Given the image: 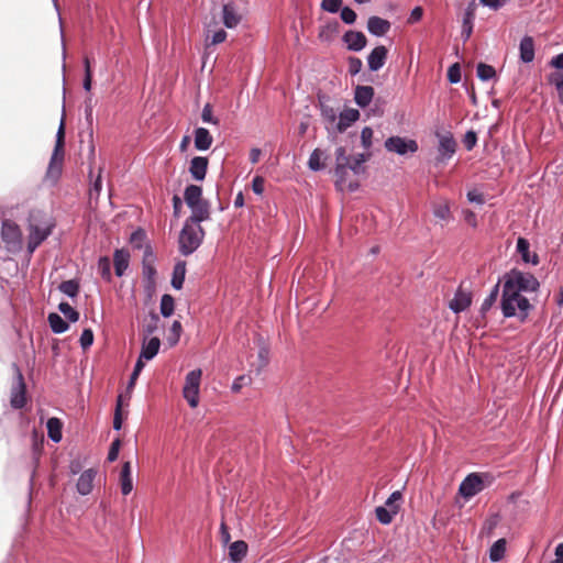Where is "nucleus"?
<instances>
[{
    "instance_id": "nucleus-12",
    "label": "nucleus",
    "mask_w": 563,
    "mask_h": 563,
    "mask_svg": "<svg viewBox=\"0 0 563 563\" xmlns=\"http://www.w3.org/2000/svg\"><path fill=\"white\" fill-rule=\"evenodd\" d=\"M101 173H102V168L100 167L97 177L93 179L92 169L90 168V170H89V176H90V179H91V184H90V188H89V192H88V202H89V207H90V209L92 211L98 209V207H99L98 206V199H99V196H100V194L102 191V176H101Z\"/></svg>"
},
{
    "instance_id": "nucleus-39",
    "label": "nucleus",
    "mask_w": 563,
    "mask_h": 563,
    "mask_svg": "<svg viewBox=\"0 0 563 563\" xmlns=\"http://www.w3.org/2000/svg\"><path fill=\"white\" fill-rule=\"evenodd\" d=\"M64 140H65V124L62 118L60 124L56 133V143L53 153L60 154V161H64Z\"/></svg>"
},
{
    "instance_id": "nucleus-8",
    "label": "nucleus",
    "mask_w": 563,
    "mask_h": 563,
    "mask_svg": "<svg viewBox=\"0 0 563 563\" xmlns=\"http://www.w3.org/2000/svg\"><path fill=\"white\" fill-rule=\"evenodd\" d=\"M385 148L388 152H393L400 156H405L408 153H416L419 147L418 143L415 140L401 136H390L385 141Z\"/></svg>"
},
{
    "instance_id": "nucleus-23",
    "label": "nucleus",
    "mask_w": 563,
    "mask_h": 563,
    "mask_svg": "<svg viewBox=\"0 0 563 563\" xmlns=\"http://www.w3.org/2000/svg\"><path fill=\"white\" fill-rule=\"evenodd\" d=\"M374 88L372 86H356L354 101L360 108H366L373 100Z\"/></svg>"
},
{
    "instance_id": "nucleus-59",
    "label": "nucleus",
    "mask_w": 563,
    "mask_h": 563,
    "mask_svg": "<svg viewBox=\"0 0 563 563\" xmlns=\"http://www.w3.org/2000/svg\"><path fill=\"white\" fill-rule=\"evenodd\" d=\"M477 142V135L474 131H467L464 135L463 143L467 151H471Z\"/></svg>"
},
{
    "instance_id": "nucleus-18",
    "label": "nucleus",
    "mask_w": 563,
    "mask_h": 563,
    "mask_svg": "<svg viewBox=\"0 0 563 563\" xmlns=\"http://www.w3.org/2000/svg\"><path fill=\"white\" fill-rule=\"evenodd\" d=\"M213 137L208 129L196 128L194 131V143L198 151H207L211 147Z\"/></svg>"
},
{
    "instance_id": "nucleus-57",
    "label": "nucleus",
    "mask_w": 563,
    "mask_h": 563,
    "mask_svg": "<svg viewBox=\"0 0 563 563\" xmlns=\"http://www.w3.org/2000/svg\"><path fill=\"white\" fill-rule=\"evenodd\" d=\"M98 267L101 272L102 278L106 280L111 279V269H110V262L107 257H101L98 263Z\"/></svg>"
},
{
    "instance_id": "nucleus-54",
    "label": "nucleus",
    "mask_w": 563,
    "mask_h": 563,
    "mask_svg": "<svg viewBox=\"0 0 563 563\" xmlns=\"http://www.w3.org/2000/svg\"><path fill=\"white\" fill-rule=\"evenodd\" d=\"M79 342H80V346L84 350L90 347L92 345V343H93V332H92V330L91 329H85L81 332Z\"/></svg>"
},
{
    "instance_id": "nucleus-6",
    "label": "nucleus",
    "mask_w": 563,
    "mask_h": 563,
    "mask_svg": "<svg viewBox=\"0 0 563 563\" xmlns=\"http://www.w3.org/2000/svg\"><path fill=\"white\" fill-rule=\"evenodd\" d=\"M202 371L200 368L190 371L185 378L183 396L191 408H196L199 404V390Z\"/></svg>"
},
{
    "instance_id": "nucleus-24",
    "label": "nucleus",
    "mask_w": 563,
    "mask_h": 563,
    "mask_svg": "<svg viewBox=\"0 0 563 563\" xmlns=\"http://www.w3.org/2000/svg\"><path fill=\"white\" fill-rule=\"evenodd\" d=\"M517 252L520 254L521 260L527 264L537 265L539 264V256L530 253V244L525 238L517 240Z\"/></svg>"
},
{
    "instance_id": "nucleus-2",
    "label": "nucleus",
    "mask_w": 563,
    "mask_h": 563,
    "mask_svg": "<svg viewBox=\"0 0 563 563\" xmlns=\"http://www.w3.org/2000/svg\"><path fill=\"white\" fill-rule=\"evenodd\" d=\"M501 311L505 318L518 317L520 321H525L532 308L529 300L510 286V283L503 287Z\"/></svg>"
},
{
    "instance_id": "nucleus-19",
    "label": "nucleus",
    "mask_w": 563,
    "mask_h": 563,
    "mask_svg": "<svg viewBox=\"0 0 563 563\" xmlns=\"http://www.w3.org/2000/svg\"><path fill=\"white\" fill-rule=\"evenodd\" d=\"M161 346V340L157 336L151 338L148 341L145 339L143 340L141 353L137 360L144 361H151L154 358Z\"/></svg>"
},
{
    "instance_id": "nucleus-28",
    "label": "nucleus",
    "mask_w": 563,
    "mask_h": 563,
    "mask_svg": "<svg viewBox=\"0 0 563 563\" xmlns=\"http://www.w3.org/2000/svg\"><path fill=\"white\" fill-rule=\"evenodd\" d=\"M120 484H121V493L123 495H129L133 489L132 483V474H131V463L125 462L122 465L120 473Z\"/></svg>"
},
{
    "instance_id": "nucleus-36",
    "label": "nucleus",
    "mask_w": 563,
    "mask_h": 563,
    "mask_svg": "<svg viewBox=\"0 0 563 563\" xmlns=\"http://www.w3.org/2000/svg\"><path fill=\"white\" fill-rule=\"evenodd\" d=\"M324 157V152L319 148L312 151L308 159V167L313 172H319L324 168V164L322 163V158Z\"/></svg>"
},
{
    "instance_id": "nucleus-55",
    "label": "nucleus",
    "mask_w": 563,
    "mask_h": 563,
    "mask_svg": "<svg viewBox=\"0 0 563 563\" xmlns=\"http://www.w3.org/2000/svg\"><path fill=\"white\" fill-rule=\"evenodd\" d=\"M347 63H349V74L351 76H355L362 70L363 63L358 57L351 56V57H349Z\"/></svg>"
},
{
    "instance_id": "nucleus-10",
    "label": "nucleus",
    "mask_w": 563,
    "mask_h": 563,
    "mask_svg": "<svg viewBox=\"0 0 563 563\" xmlns=\"http://www.w3.org/2000/svg\"><path fill=\"white\" fill-rule=\"evenodd\" d=\"M456 151V142L451 133H446L439 137V156L438 162L445 163L448 162Z\"/></svg>"
},
{
    "instance_id": "nucleus-46",
    "label": "nucleus",
    "mask_w": 563,
    "mask_h": 563,
    "mask_svg": "<svg viewBox=\"0 0 563 563\" xmlns=\"http://www.w3.org/2000/svg\"><path fill=\"white\" fill-rule=\"evenodd\" d=\"M158 323L159 317L156 313L152 312L150 316V320L143 324V332L145 333V335L148 336L155 333L158 329Z\"/></svg>"
},
{
    "instance_id": "nucleus-25",
    "label": "nucleus",
    "mask_w": 563,
    "mask_h": 563,
    "mask_svg": "<svg viewBox=\"0 0 563 563\" xmlns=\"http://www.w3.org/2000/svg\"><path fill=\"white\" fill-rule=\"evenodd\" d=\"M358 118H360L358 110L353 109V108L344 109L339 114V121H338V124H336L338 130L340 132L345 131L352 123L357 121Z\"/></svg>"
},
{
    "instance_id": "nucleus-48",
    "label": "nucleus",
    "mask_w": 563,
    "mask_h": 563,
    "mask_svg": "<svg viewBox=\"0 0 563 563\" xmlns=\"http://www.w3.org/2000/svg\"><path fill=\"white\" fill-rule=\"evenodd\" d=\"M146 239V233L142 229L135 230L130 238V242L132 245L136 249H141L143 246V243Z\"/></svg>"
},
{
    "instance_id": "nucleus-42",
    "label": "nucleus",
    "mask_w": 563,
    "mask_h": 563,
    "mask_svg": "<svg viewBox=\"0 0 563 563\" xmlns=\"http://www.w3.org/2000/svg\"><path fill=\"white\" fill-rule=\"evenodd\" d=\"M498 295H499V284H496L492 288L489 295L484 299V301L482 303L481 311L483 313L487 312L493 307V305L496 302V300L498 298Z\"/></svg>"
},
{
    "instance_id": "nucleus-64",
    "label": "nucleus",
    "mask_w": 563,
    "mask_h": 563,
    "mask_svg": "<svg viewBox=\"0 0 563 563\" xmlns=\"http://www.w3.org/2000/svg\"><path fill=\"white\" fill-rule=\"evenodd\" d=\"M227 38V32L223 29L216 31L210 40L211 45H217L224 42Z\"/></svg>"
},
{
    "instance_id": "nucleus-9",
    "label": "nucleus",
    "mask_w": 563,
    "mask_h": 563,
    "mask_svg": "<svg viewBox=\"0 0 563 563\" xmlns=\"http://www.w3.org/2000/svg\"><path fill=\"white\" fill-rule=\"evenodd\" d=\"M484 487L483 475L471 473L460 484L459 493L465 499H470L481 493Z\"/></svg>"
},
{
    "instance_id": "nucleus-47",
    "label": "nucleus",
    "mask_w": 563,
    "mask_h": 563,
    "mask_svg": "<svg viewBox=\"0 0 563 563\" xmlns=\"http://www.w3.org/2000/svg\"><path fill=\"white\" fill-rule=\"evenodd\" d=\"M366 161V155L358 154L355 157H351L350 166L347 170H352L355 175L361 174L364 170L363 164Z\"/></svg>"
},
{
    "instance_id": "nucleus-4",
    "label": "nucleus",
    "mask_w": 563,
    "mask_h": 563,
    "mask_svg": "<svg viewBox=\"0 0 563 563\" xmlns=\"http://www.w3.org/2000/svg\"><path fill=\"white\" fill-rule=\"evenodd\" d=\"M504 283H510V286L521 294L536 291L540 286L538 279L532 274L519 269H511L506 274Z\"/></svg>"
},
{
    "instance_id": "nucleus-60",
    "label": "nucleus",
    "mask_w": 563,
    "mask_h": 563,
    "mask_svg": "<svg viewBox=\"0 0 563 563\" xmlns=\"http://www.w3.org/2000/svg\"><path fill=\"white\" fill-rule=\"evenodd\" d=\"M122 428V417H121V396L118 398L114 418H113V429L119 431Z\"/></svg>"
},
{
    "instance_id": "nucleus-52",
    "label": "nucleus",
    "mask_w": 563,
    "mask_h": 563,
    "mask_svg": "<svg viewBox=\"0 0 563 563\" xmlns=\"http://www.w3.org/2000/svg\"><path fill=\"white\" fill-rule=\"evenodd\" d=\"M201 120L205 123H210V124H214V125L219 124V120L213 117L212 108H211V106L209 103L205 104V107L202 108Z\"/></svg>"
},
{
    "instance_id": "nucleus-40",
    "label": "nucleus",
    "mask_w": 563,
    "mask_h": 563,
    "mask_svg": "<svg viewBox=\"0 0 563 563\" xmlns=\"http://www.w3.org/2000/svg\"><path fill=\"white\" fill-rule=\"evenodd\" d=\"M58 289L64 295L75 298L79 292V284L74 279L65 280L59 284Z\"/></svg>"
},
{
    "instance_id": "nucleus-15",
    "label": "nucleus",
    "mask_w": 563,
    "mask_h": 563,
    "mask_svg": "<svg viewBox=\"0 0 563 563\" xmlns=\"http://www.w3.org/2000/svg\"><path fill=\"white\" fill-rule=\"evenodd\" d=\"M391 27V24L388 20L383 18L372 15L367 20V31L376 37L384 36Z\"/></svg>"
},
{
    "instance_id": "nucleus-37",
    "label": "nucleus",
    "mask_w": 563,
    "mask_h": 563,
    "mask_svg": "<svg viewBox=\"0 0 563 563\" xmlns=\"http://www.w3.org/2000/svg\"><path fill=\"white\" fill-rule=\"evenodd\" d=\"M473 21H474V12L471 9H467L463 16L462 22V37L464 41H467L473 32Z\"/></svg>"
},
{
    "instance_id": "nucleus-29",
    "label": "nucleus",
    "mask_w": 563,
    "mask_h": 563,
    "mask_svg": "<svg viewBox=\"0 0 563 563\" xmlns=\"http://www.w3.org/2000/svg\"><path fill=\"white\" fill-rule=\"evenodd\" d=\"M202 190L199 186L189 185L185 189V200L187 206L195 211V208L198 206L201 198Z\"/></svg>"
},
{
    "instance_id": "nucleus-14",
    "label": "nucleus",
    "mask_w": 563,
    "mask_h": 563,
    "mask_svg": "<svg viewBox=\"0 0 563 563\" xmlns=\"http://www.w3.org/2000/svg\"><path fill=\"white\" fill-rule=\"evenodd\" d=\"M10 402L14 409H22L26 404L25 384L23 380V376L20 372H18L16 385L13 386L12 391H11Z\"/></svg>"
},
{
    "instance_id": "nucleus-16",
    "label": "nucleus",
    "mask_w": 563,
    "mask_h": 563,
    "mask_svg": "<svg viewBox=\"0 0 563 563\" xmlns=\"http://www.w3.org/2000/svg\"><path fill=\"white\" fill-rule=\"evenodd\" d=\"M208 158L203 156H195L191 158L189 173L195 180L201 181L205 179L208 169Z\"/></svg>"
},
{
    "instance_id": "nucleus-5",
    "label": "nucleus",
    "mask_w": 563,
    "mask_h": 563,
    "mask_svg": "<svg viewBox=\"0 0 563 563\" xmlns=\"http://www.w3.org/2000/svg\"><path fill=\"white\" fill-rule=\"evenodd\" d=\"M54 227L55 223L52 221H46L43 224H36L33 220H30L26 245L29 255H32L41 243L52 234Z\"/></svg>"
},
{
    "instance_id": "nucleus-41",
    "label": "nucleus",
    "mask_w": 563,
    "mask_h": 563,
    "mask_svg": "<svg viewBox=\"0 0 563 563\" xmlns=\"http://www.w3.org/2000/svg\"><path fill=\"white\" fill-rule=\"evenodd\" d=\"M496 76L495 68L488 64L479 63L477 65V77L482 81H488Z\"/></svg>"
},
{
    "instance_id": "nucleus-32",
    "label": "nucleus",
    "mask_w": 563,
    "mask_h": 563,
    "mask_svg": "<svg viewBox=\"0 0 563 563\" xmlns=\"http://www.w3.org/2000/svg\"><path fill=\"white\" fill-rule=\"evenodd\" d=\"M48 438L57 443L62 440V422L58 418H49L46 423Z\"/></svg>"
},
{
    "instance_id": "nucleus-45",
    "label": "nucleus",
    "mask_w": 563,
    "mask_h": 563,
    "mask_svg": "<svg viewBox=\"0 0 563 563\" xmlns=\"http://www.w3.org/2000/svg\"><path fill=\"white\" fill-rule=\"evenodd\" d=\"M181 323L178 320H175L169 329V334L167 341L170 345H175L178 343L181 334Z\"/></svg>"
},
{
    "instance_id": "nucleus-53",
    "label": "nucleus",
    "mask_w": 563,
    "mask_h": 563,
    "mask_svg": "<svg viewBox=\"0 0 563 563\" xmlns=\"http://www.w3.org/2000/svg\"><path fill=\"white\" fill-rule=\"evenodd\" d=\"M145 366V363L142 361V360H137L135 365H134V369L130 376V379H129V383H128V388H133L134 385H135V382L137 379V377L140 376L141 372L143 371Z\"/></svg>"
},
{
    "instance_id": "nucleus-20",
    "label": "nucleus",
    "mask_w": 563,
    "mask_h": 563,
    "mask_svg": "<svg viewBox=\"0 0 563 563\" xmlns=\"http://www.w3.org/2000/svg\"><path fill=\"white\" fill-rule=\"evenodd\" d=\"M63 161H60V154L53 153L49 159V164L46 170V180L55 185L62 175Z\"/></svg>"
},
{
    "instance_id": "nucleus-7",
    "label": "nucleus",
    "mask_w": 563,
    "mask_h": 563,
    "mask_svg": "<svg viewBox=\"0 0 563 563\" xmlns=\"http://www.w3.org/2000/svg\"><path fill=\"white\" fill-rule=\"evenodd\" d=\"M335 175L338 177L336 186L340 187L341 190L347 188L350 191H354L357 188L356 183L345 184V175L347 173V167L350 166L351 157L346 155V151L343 146H340L335 150Z\"/></svg>"
},
{
    "instance_id": "nucleus-44",
    "label": "nucleus",
    "mask_w": 563,
    "mask_h": 563,
    "mask_svg": "<svg viewBox=\"0 0 563 563\" xmlns=\"http://www.w3.org/2000/svg\"><path fill=\"white\" fill-rule=\"evenodd\" d=\"M58 310L68 319L70 322L79 320V312L76 311L68 302L63 301L58 305Z\"/></svg>"
},
{
    "instance_id": "nucleus-1",
    "label": "nucleus",
    "mask_w": 563,
    "mask_h": 563,
    "mask_svg": "<svg viewBox=\"0 0 563 563\" xmlns=\"http://www.w3.org/2000/svg\"><path fill=\"white\" fill-rule=\"evenodd\" d=\"M210 213H192L185 222L179 234V252L184 256L192 254L201 244L205 232L200 225Z\"/></svg>"
},
{
    "instance_id": "nucleus-13",
    "label": "nucleus",
    "mask_w": 563,
    "mask_h": 563,
    "mask_svg": "<svg viewBox=\"0 0 563 563\" xmlns=\"http://www.w3.org/2000/svg\"><path fill=\"white\" fill-rule=\"evenodd\" d=\"M388 49L384 45H378L372 49L367 56V66L371 71H378L386 63Z\"/></svg>"
},
{
    "instance_id": "nucleus-30",
    "label": "nucleus",
    "mask_w": 563,
    "mask_h": 563,
    "mask_svg": "<svg viewBox=\"0 0 563 563\" xmlns=\"http://www.w3.org/2000/svg\"><path fill=\"white\" fill-rule=\"evenodd\" d=\"M186 276V262L179 261L175 264L172 276V286L179 290L183 288Z\"/></svg>"
},
{
    "instance_id": "nucleus-35",
    "label": "nucleus",
    "mask_w": 563,
    "mask_h": 563,
    "mask_svg": "<svg viewBox=\"0 0 563 563\" xmlns=\"http://www.w3.org/2000/svg\"><path fill=\"white\" fill-rule=\"evenodd\" d=\"M506 552V540L505 539H498L494 542V544L489 549V560L492 562H498L500 561Z\"/></svg>"
},
{
    "instance_id": "nucleus-22",
    "label": "nucleus",
    "mask_w": 563,
    "mask_h": 563,
    "mask_svg": "<svg viewBox=\"0 0 563 563\" xmlns=\"http://www.w3.org/2000/svg\"><path fill=\"white\" fill-rule=\"evenodd\" d=\"M96 474L97 472L93 468L86 470L81 473L77 482V492L80 495L86 496L91 493Z\"/></svg>"
},
{
    "instance_id": "nucleus-38",
    "label": "nucleus",
    "mask_w": 563,
    "mask_h": 563,
    "mask_svg": "<svg viewBox=\"0 0 563 563\" xmlns=\"http://www.w3.org/2000/svg\"><path fill=\"white\" fill-rule=\"evenodd\" d=\"M159 310H161V314L164 318H168V317H170L174 313L175 300H174V298L170 295L165 294V295L162 296L161 305H159Z\"/></svg>"
},
{
    "instance_id": "nucleus-33",
    "label": "nucleus",
    "mask_w": 563,
    "mask_h": 563,
    "mask_svg": "<svg viewBox=\"0 0 563 563\" xmlns=\"http://www.w3.org/2000/svg\"><path fill=\"white\" fill-rule=\"evenodd\" d=\"M48 323L52 331L56 334L64 333L68 330L69 325L58 313L52 312L48 314Z\"/></svg>"
},
{
    "instance_id": "nucleus-61",
    "label": "nucleus",
    "mask_w": 563,
    "mask_h": 563,
    "mask_svg": "<svg viewBox=\"0 0 563 563\" xmlns=\"http://www.w3.org/2000/svg\"><path fill=\"white\" fill-rule=\"evenodd\" d=\"M467 200L481 206L484 203V196L479 190L473 189L467 192Z\"/></svg>"
},
{
    "instance_id": "nucleus-51",
    "label": "nucleus",
    "mask_w": 563,
    "mask_h": 563,
    "mask_svg": "<svg viewBox=\"0 0 563 563\" xmlns=\"http://www.w3.org/2000/svg\"><path fill=\"white\" fill-rule=\"evenodd\" d=\"M448 80L451 84H457L461 81V67L457 63H455L449 67Z\"/></svg>"
},
{
    "instance_id": "nucleus-11",
    "label": "nucleus",
    "mask_w": 563,
    "mask_h": 563,
    "mask_svg": "<svg viewBox=\"0 0 563 563\" xmlns=\"http://www.w3.org/2000/svg\"><path fill=\"white\" fill-rule=\"evenodd\" d=\"M343 43L351 52H361L367 44V38L360 31L349 30L343 34Z\"/></svg>"
},
{
    "instance_id": "nucleus-27",
    "label": "nucleus",
    "mask_w": 563,
    "mask_h": 563,
    "mask_svg": "<svg viewBox=\"0 0 563 563\" xmlns=\"http://www.w3.org/2000/svg\"><path fill=\"white\" fill-rule=\"evenodd\" d=\"M130 254L124 250H117L114 252L113 261H114V271L115 275L121 277L124 275L125 271L129 267Z\"/></svg>"
},
{
    "instance_id": "nucleus-21",
    "label": "nucleus",
    "mask_w": 563,
    "mask_h": 563,
    "mask_svg": "<svg viewBox=\"0 0 563 563\" xmlns=\"http://www.w3.org/2000/svg\"><path fill=\"white\" fill-rule=\"evenodd\" d=\"M471 303H472L471 294L459 289L455 292L454 298L450 301L449 307L453 312L460 313V312L466 310L471 306Z\"/></svg>"
},
{
    "instance_id": "nucleus-3",
    "label": "nucleus",
    "mask_w": 563,
    "mask_h": 563,
    "mask_svg": "<svg viewBox=\"0 0 563 563\" xmlns=\"http://www.w3.org/2000/svg\"><path fill=\"white\" fill-rule=\"evenodd\" d=\"M1 240L9 253L16 254L23 249L22 231L20 227L11 220L2 221Z\"/></svg>"
},
{
    "instance_id": "nucleus-62",
    "label": "nucleus",
    "mask_w": 563,
    "mask_h": 563,
    "mask_svg": "<svg viewBox=\"0 0 563 563\" xmlns=\"http://www.w3.org/2000/svg\"><path fill=\"white\" fill-rule=\"evenodd\" d=\"M401 498H402L401 493L399 490H396V492L390 494V496L387 498L385 505L389 509H391L394 507H398L399 508V506L397 505V501H399Z\"/></svg>"
},
{
    "instance_id": "nucleus-26",
    "label": "nucleus",
    "mask_w": 563,
    "mask_h": 563,
    "mask_svg": "<svg viewBox=\"0 0 563 563\" xmlns=\"http://www.w3.org/2000/svg\"><path fill=\"white\" fill-rule=\"evenodd\" d=\"M222 20H223V24L228 29H233L240 23L241 16L238 14L233 3H225L223 5Z\"/></svg>"
},
{
    "instance_id": "nucleus-34",
    "label": "nucleus",
    "mask_w": 563,
    "mask_h": 563,
    "mask_svg": "<svg viewBox=\"0 0 563 563\" xmlns=\"http://www.w3.org/2000/svg\"><path fill=\"white\" fill-rule=\"evenodd\" d=\"M377 520L383 525H389L394 516L398 512V507L389 509L388 507L379 506L375 509Z\"/></svg>"
},
{
    "instance_id": "nucleus-56",
    "label": "nucleus",
    "mask_w": 563,
    "mask_h": 563,
    "mask_svg": "<svg viewBox=\"0 0 563 563\" xmlns=\"http://www.w3.org/2000/svg\"><path fill=\"white\" fill-rule=\"evenodd\" d=\"M373 130L369 126H364L361 132V142L364 148L369 150L372 146Z\"/></svg>"
},
{
    "instance_id": "nucleus-43",
    "label": "nucleus",
    "mask_w": 563,
    "mask_h": 563,
    "mask_svg": "<svg viewBox=\"0 0 563 563\" xmlns=\"http://www.w3.org/2000/svg\"><path fill=\"white\" fill-rule=\"evenodd\" d=\"M549 82L555 87L560 103L563 106V73L551 74Z\"/></svg>"
},
{
    "instance_id": "nucleus-17",
    "label": "nucleus",
    "mask_w": 563,
    "mask_h": 563,
    "mask_svg": "<svg viewBox=\"0 0 563 563\" xmlns=\"http://www.w3.org/2000/svg\"><path fill=\"white\" fill-rule=\"evenodd\" d=\"M519 57L525 64H530L534 59V40L532 36L525 35L519 44Z\"/></svg>"
},
{
    "instance_id": "nucleus-50",
    "label": "nucleus",
    "mask_w": 563,
    "mask_h": 563,
    "mask_svg": "<svg viewBox=\"0 0 563 563\" xmlns=\"http://www.w3.org/2000/svg\"><path fill=\"white\" fill-rule=\"evenodd\" d=\"M342 5V0H322L321 9L329 13H336Z\"/></svg>"
},
{
    "instance_id": "nucleus-63",
    "label": "nucleus",
    "mask_w": 563,
    "mask_h": 563,
    "mask_svg": "<svg viewBox=\"0 0 563 563\" xmlns=\"http://www.w3.org/2000/svg\"><path fill=\"white\" fill-rule=\"evenodd\" d=\"M423 10L421 7H415L408 18V23L413 24L422 19Z\"/></svg>"
},
{
    "instance_id": "nucleus-49",
    "label": "nucleus",
    "mask_w": 563,
    "mask_h": 563,
    "mask_svg": "<svg viewBox=\"0 0 563 563\" xmlns=\"http://www.w3.org/2000/svg\"><path fill=\"white\" fill-rule=\"evenodd\" d=\"M340 16L345 24H354L357 18L355 11L350 7L341 8Z\"/></svg>"
},
{
    "instance_id": "nucleus-31",
    "label": "nucleus",
    "mask_w": 563,
    "mask_h": 563,
    "mask_svg": "<svg viewBox=\"0 0 563 563\" xmlns=\"http://www.w3.org/2000/svg\"><path fill=\"white\" fill-rule=\"evenodd\" d=\"M247 544L244 541H234L229 548V556L232 562H240L246 555Z\"/></svg>"
},
{
    "instance_id": "nucleus-58",
    "label": "nucleus",
    "mask_w": 563,
    "mask_h": 563,
    "mask_svg": "<svg viewBox=\"0 0 563 563\" xmlns=\"http://www.w3.org/2000/svg\"><path fill=\"white\" fill-rule=\"evenodd\" d=\"M121 446V440L119 438L114 439L110 445L109 452H108V461L114 462L119 456V451Z\"/></svg>"
}]
</instances>
